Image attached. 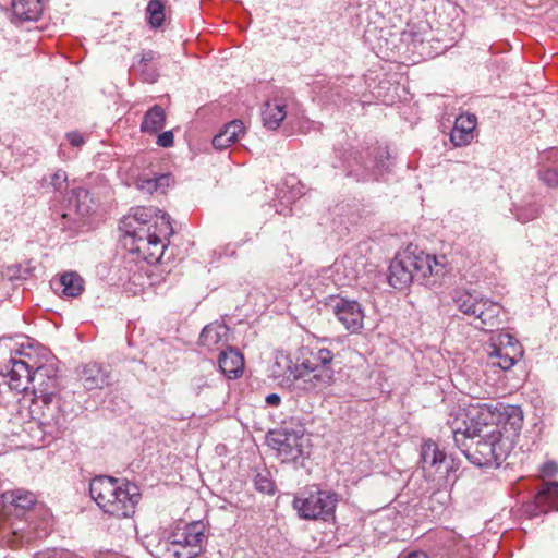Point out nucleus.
<instances>
[{
  "label": "nucleus",
  "instance_id": "1",
  "mask_svg": "<svg viewBox=\"0 0 558 558\" xmlns=\"http://www.w3.org/2000/svg\"><path fill=\"white\" fill-rule=\"evenodd\" d=\"M447 425L456 446L478 468H498L513 448L523 426L519 405L483 403L450 413Z\"/></svg>",
  "mask_w": 558,
  "mask_h": 558
},
{
  "label": "nucleus",
  "instance_id": "2",
  "mask_svg": "<svg viewBox=\"0 0 558 558\" xmlns=\"http://www.w3.org/2000/svg\"><path fill=\"white\" fill-rule=\"evenodd\" d=\"M447 272L445 255L436 256L423 251H405L397 255L389 266L388 281L396 289H403L413 281L435 284Z\"/></svg>",
  "mask_w": 558,
  "mask_h": 558
},
{
  "label": "nucleus",
  "instance_id": "3",
  "mask_svg": "<svg viewBox=\"0 0 558 558\" xmlns=\"http://www.w3.org/2000/svg\"><path fill=\"white\" fill-rule=\"evenodd\" d=\"M89 495L105 513L119 519L134 514L141 500L136 484L106 475L95 476L89 482Z\"/></svg>",
  "mask_w": 558,
  "mask_h": 558
},
{
  "label": "nucleus",
  "instance_id": "4",
  "mask_svg": "<svg viewBox=\"0 0 558 558\" xmlns=\"http://www.w3.org/2000/svg\"><path fill=\"white\" fill-rule=\"evenodd\" d=\"M36 504L33 492L16 488L0 496V544L15 546L20 542L29 541L25 521L27 511Z\"/></svg>",
  "mask_w": 558,
  "mask_h": 558
},
{
  "label": "nucleus",
  "instance_id": "5",
  "mask_svg": "<svg viewBox=\"0 0 558 558\" xmlns=\"http://www.w3.org/2000/svg\"><path fill=\"white\" fill-rule=\"evenodd\" d=\"M58 383L53 387L44 385L35 391V399L31 405L32 418L37 422V429L41 433L37 438L41 440L46 435L58 438L66 428V415L61 408V399L57 395Z\"/></svg>",
  "mask_w": 558,
  "mask_h": 558
},
{
  "label": "nucleus",
  "instance_id": "6",
  "mask_svg": "<svg viewBox=\"0 0 558 558\" xmlns=\"http://www.w3.org/2000/svg\"><path fill=\"white\" fill-rule=\"evenodd\" d=\"M343 162L347 177L357 182L378 181L391 166L387 148L364 145L351 148Z\"/></svg>",
  "mask_w": 558,
  "mask_h": 558
},
{
  "label": "nucleus",
  "instance_id": "7",
  "mask_svg": "<svg viewBox=\"0 0 558 558\" xmlns=\"http://www.w3.org/2000/svg\"><path fill=\"white\" fill-rule=\"evenodd\" d=\"M452 300L460 312L473 317L472 324L480 330L492 331L502 322V306L476 291L456 290Z\"/></svg>",
  "mask_w": 558,
  "mask_h": 558
},
{
  "label": "nucleus",
  "instance_id": "8",
  "mask_svg": "<svg viewBox=\"0 0 558 558\" xmlns=\"http://www.w3.org/2000/svg\"><path fill=\"white\" fill-rule=\"evenodd\" d=\"M173 233L170 216L161 213L160 221L155 222V230L142 228L133 231L130 251L138 254L148 264L161 262L165 256L167 245L163 240Z\"/></svg>",
  "mask_w": 558,
  "mask_h": 558
},
{
  "label": "nucleus",
  "instance_id": "9",
  "mask_svg": "<svg viewBox=\"0 0 558 558\" xmlns=\"http://www.w3.org/2000/svg\"><path fill=\"white\" fill-rule=\"evenodd\" d=\"M207 527L202 521H193L173 531L166 543V558H196L204 551Z\"/></svg>",
  "mask_w": 558,
  "mask_h": 558
},
{
  "label": "nucleus",
  "instance_id": "10",
  "mask_svg": "<svg viewBox=\"0 0 558 558\" xmlns=\"http://www.w3.org/2000/svg\"><path fill=\"white\" fill-rule=\"evenodd\" d=\"M338 502L339 496L335 492L316 489L295 496L292 506L301 519L328 521Z\"/></svg>",
  "mask_w": 558,
  "mask_h": 558
},
{
  "label": "nucleus",
  "instance_id": "11",
  "mask_svg": "<svg viewBox=\"0 0 558 558\" xmlns=\"http://www.w3.org/2000/svg\"><path fill=\"white\" fill-rule=\"evenodd\" d=\"M308 439L305 438L303 432L282 428L279 430H270L266 435V442L276 450L277 456L282 462H298L310 456L307 446Z\"/></svg>",
  "mask_w": 558,
  "mask_h": 558
},
{
  "label": "nucleus",
  "instance_id": "12",
  "mask_svg": "<svg viewBox=\"0 0 558 558\" xmlns=\"http://www.w3.org/2000/svg\"><path fill=\"white\" fill-rule=\"evenodd\" d=\"M10 363L9 376L15 388H20L22 379H25L26 384L33 383L35 391L44 385L53 387L57 384V369L52 366L40 365L33 369L26 361L21 359H11Z\"/></svg>",
  "mask_w": 558,
  "mask_h": 558
},
{
  "label": "nucleus",
  "instance_id": "13",
  "mask_svg": "<svg viewBox=\"0 0 558 558\" xmlns=\"http://www.w3.org/2000/svg\"><path fill=\"white\" fill-rule=\"evenodd\" d=\"M294 374L291 386L298 393L303 395L317 396L335 381V371L310 372L299 369Z\"/></svg>",
  "mask_w": 558,
  "mask_h": 558
},
{
  "label": "nucleus",
  "instance_id": "14",
  "mask_svg": "<svg viewBox=\"0 0 558 558\" xmlns=\"http://www.w3.org/2000/svg\"><path fill=\"white\" fill-rule=\"evenodd\" d=\"M333 357L335 355L329 349L320 347L318 343L302 347L296 360V366L292 368L293 372L299 369L310 372L333 371L331 365Z\"/></svg>",
  "mask_w": 558,
  "mask_h": 558
},
{
  "label": "nucleus",
  "instance_id": "15",
  "mask_svg": "<svg viewBox=\"0 0 558 558\" xmlns=\"http://www.w3.org/2000/svg\"><path fill=\"white\" fill-rule=\"evenodd\" d=\"M365 266L364 259L357 257L356 254L348 253L341 258L337 259L332 266V280L339 287H347L354 284L363 268Z\"/></svg>",
  "mask_w": 558,
  "mask_h": 558
},
{
  "label": "nucleus",
  "instance_id": "16",
  "mask_svg": "<svg viewBox=\"0 0 558 558\" xmlns=\"http://www.w3.org/2000/svg\"><path fill=\"white\" fill-rule=\"evenodd\" d=\"M333 313L338 320L350 332H357L363 328L364 311L355 300L339 299L333 305Z\"/></svg>",
  "mask_w": 558,
  "mask_h": 558
},
{
  "label": "nucleus",
  "instance_id": "17",
  "mask_svg": "<svg viewBox=\"0 0 558 558\" xmlns=\"http://www.w3.org/2000/svg\"><path fill=\"white\" fill-rule=\"evenodd\" d=\"M77 376L86 390L104 389L110 384V371L96 362L86 363L78 367Z\"/></svg>",
  "mask_w": 558,
  "mask_h": 558
},
{
  "label": "nucleus",
  "instance_id": "18",
  "mask_svg": "<svg viewBox=\"0 0 558 558\" xmlns=\"http://www.w3.org/2000/svg\"><path fill=\"white\" fill-rule=\"evenodd\" d=\"M157 213H161L155 207H136L133 213L124 221L125 226V239H133V231L142 228H150L155 230V222L160 221V217H157Z\"/></svg>",
  "mask_w": 558,
  "mask_h": 558
},
{
  "label": "nucleus",
  "instance_id": "19",
  "mask_svg": "<svg viewBox=\"0 0 558 558\" xmlns=\"http://www.w3.org/2000/svg\"><path fill=\"white\" fill-rule=\"evenodd\" d=\"M477 118L473 113H461L457 117L450 132V141L457 147L468 145L473 138V131L476 128Z\"/></svg>",
  "mask_w": 558,
  "mask_h": 558
},
{
  "label": "nucleus",
  "instance_id": "20",
  "mask_svg": "<svg viewBox=\"0 0 558 558\" xmlns=\"http://www.w3.org/2000/svg\"><path fill=\"white\" fill-rule=\"evenodd\" d=\"M421 460L424 471L439 472L441 466L446 464V472L452 466L448 465L447 454L440 450L438 445L433 440L425 441L421 447Z\"/></svg>",
  "mask_w": 558,
  "mask_h": 558
},
{
  "label": "nucleus",
  "instance_id": "21",
  "mask_svg": "<svg viewBox=\"0 0 558 558\" xmlns=\"http://www.w3.org/2000/svg\"><path fill=\"white\" fill-rule=\"evenodd\" d=\"M287 104L282 98L275 97L267 100L262 110L263 125L268 130H277L287 117Z\"/></svg>",
  "mask_w": 558,
  "mask_h": 558
},
{
  "label": "nucleus",
  "instance_id": "22",
  "mask_svg": "<svg viewBox=\"0 0 558 558\" xmlns=\"http://www.w3.org/2000/svg\"><path fill=\"white\" fill-rule=\"evenodd\" d=\"M51 286L56 292L61 291L64 298H77L84 291V279L75 271H68L52 280Z\"/></svg>",
  "mask_w": 558,
  "mask_h": 558
},
{
  "label": "nucleus",
  "instance_id": "23",
  "mask_svg": "<svg viewBox=\"0 0 558 558\" xmlns=\"http://www.w3.org/2000/svg\"><path fill=\"white\" fill-rule=\"evenodd\" d=\"M506 338L507 345L496 347L489 353L492 360H497L496 362L494 361L493 364L498 365L504 371L510 369L522 354L520 347L512 344V337L506 335Z\"/></svg>",
  "mask_w": 558,
  "mask_h": 558
},
{
  "label": "nucleus",
  "instance_id": "24",
  "mask_svg": "<svg viewBox=\"0 0 558 558\" xmlns=\"http://www.w3.org/2000/svg\"><path fill=\"white\" fill-rule=\"evenodd\" d=\"M95 202L89 191L83 187L74 189L68 201V213L63 217H68L71 211H74L80 217H85L94 209Z\"/></svg>",
  "mask_w": 558,
  "mask_h": 558
},
{
  "label": "nucleus",
  "instance_id": "25",
  "mask_svg": "<svg viewBox=\"0 0 558 558\" xmlns=\"http://www.w3.org/2000/svg\"><path fill=\"white\" fill-rule=\"evenodd\" d=\"M219 368L228 378L239 377L244 367L243 355L235 349L228 347L221 351L218 359Z\"/></svg>",
  "mask_w": 558,
  "mask_h": 558
},
{
  "label": "nucleus",
  "instance_id": "26",
  "mask_svg": "<svg viewBox=\"0 0 558 558\" xmlns=\"http://www.w3.org/2000/svg\"><path fill=\"white\" fill-rule=\"evenodd\" d=\"M229 328L225 324L211 323L205 326L199 336V344L211 350L228 342Z\"/></svg>",
  "mask_w": 558,
  "mask_h": 558
},
{
  "label": "nucleus",
  "instance_id": "27",
  "mask_svg": "<svg viewBox=\"0 0 558 558\" xmlns=\"http://www.w3.org/2000/svg\"><path fill=\"white\" fill-rule=\"evenodd\" d=\"M41 0H12V13L14 21H37L43 13Z\"/></svg>",
  "mask_w": 558,
  "mask_h": 558
},
{
  "label": "nucleus",
  "instance_id": "28",
  "mask_svg": "<svg viewBox=\"0 0 558 558\" xmlns=\"http://www.w3.org/2000/svg\"><path fill=\"white\" fill-rule=\"evenodd\" d=\"M535 508L538 513H547L558 509V483L546 484L535 496Z\"/></svg>",
  "mask_w": 558,
  "mask_h": 558
},
{
  "label": "nucleus",
  "instance_id": "29",
  "mask_svg": "<svg viewBox=\"0 0 558 558\" xmlns=\"http://www.w3.org/2000/svg\"><path fill=\"white\" fill-rule=\"evenodd\" d=\"M166 124V112L159 105L153 106L144 116L141 131L145 133H157Z\"/></svg>",
  "mask_w": 558,
  "mask_h": 558
},
{
  "label": "nucleus",
  "instance_id": "30",
  "mask_svg": "<svg viewBox=\"0 0 558 558\" xmlns=\"http://www.w3.org/2000/svg\"><path fill=\"white\" fill-rule=\"evenodd\" d=\"M296 366V363H293L292 360L287 354H279L276 356V362L272 366V376L276 379H282V381L289 383L291 386L293 381V368Z\"/></svg>",
  "mask_w": 558,
  "mask_h": 558
},
{
  "label": "nucleus",
  "instance_id": "31",
  "mask_svg": "<svg viewBox=\"0 0 558 558\" xmlns=\"http://www.w3.org/2000/svg\"><path fill=\"white\" fill-rule=\"evenodd\" d=\"M40 185L43 189H51L54 192L62 193L68 189V174L64 170L58 169L49 175H45Z\"/></svg>",
  "mask_w": 558,
  "mask_h": 558
},
{
  "label": "nucleus",
  "instance_id": "32",
  "mask_svg": "<svg viewBox=\"0 0 558 558\" xmlns=\"http://www.w3.org/2000/svg\"><path fill=\"white\" fill-rule=\"evenodd\" d=\"M148 24L154 27H160L165 22V5L160 0H150L146 8Z\"/></svg>",
  "mask_w": 558,
  "mask_h": 558
},
{
  "label": "nucleus",
  "instance_id": "33",
  "mask_svg": "<svg viewBox=\"0 0 558 558\" xmlns=\"http://www.w3.org/2000/svg\"><path fill=\"white\" fill-rule=\"evenodd\" d=\"M254 487L257 492L263 494H275L276 485L269 470L264 469L256 473L254 477Z\"/></svg>",
  "mask_w": 558,
  "mask_h": 558
},
{
  "label": "nucleus",
  "instance_id": "34",
  "mask_svg": "<svg viewBox=\"0 0 558 558\" xmlns=\"http://www.w3.org/2000/svg\"><path fill=\"white\" fill-rule=\"evenodd\" d=\"M295 178L291 177L284 182L283 186L279 190V197L282 203L290 204L301 197L302 186L295 189ZM296 184H300V182H296Z\"/></svg>",
  "mask_w": 558,
  "mask_h": 558
},
{
  "label": "nucleus",
  "instance_id": "35",
  "mask_svg": "<svg viewBox=\"0 0 558 558\" xmlns=\"http://www.w3.org/2000/svg\"><path fill=\"white\" fill-rule=\"evenodd\" d=\"M514 215L518 221L526 223L534 220L539 215V208L536 204H527L526 206H515Z\"/></svg>",
  "mask_w": 558,
  "mask_h": 558
},
{
  "label": "nucleus",
  "instance_id": "36",
  "mask_svg": "<svg viewBox=\"0 0 558 558\" xmlns=\"http://www.w3.org/2000/svg\"><path fill=\"white\" fill-rule=\"evenodd\" d=\"M160 180H168V174H160L153 178L141 177L136 181V186L141 191L151 194L158 191V182H160Z\"/></svg>",
  "mask_w": 558,
  "mask_h": 558
},
{
  "label": "nucleus",
  "instance_id": "37",
  "mask_svg": "<svg viewBox=\"0 0 558 558\" xmlns=\"http://www.w3.org/2000/svg\"><path fill=\"white\" fill-rule=\"evenodd\" d=\"M539 169L558 172V148H550L542 155Z\"/></svg>",
  "mask_w": 558,
  "mask_h": 558
},
{
  "label": "nucleus",
  "instance_id": "38",
  "mask_svg": "<svg viewBox=\"0 0 558 558\" xmlns=\"http://www.w3.org/2000/svg\"><path fill=\"white\" fill-rule=\"evenodd\" d=\"M244 125L243 122L240 120H233L229 123H227L223 129L221 130L228 138L231 140V142L235 143L242 134H244Z\"/></svg>",
  "mask_w": 558,
  "mask_h": 558
},
{
  "label": "nucleus",
  "instance_id": "39",
  "mask_svg": "<svg viewBox=\"0 0 558 558\" xmlns=\"http://www.w3.org/2000/svg\"><path fill=\"white\" fill-rule=\"evenodd\" d=\"M137 69L141 73V77L144 82H147V83H154L157 81V77H158V73H157V70L155 68H151L149 64H147L146 66L145 65H142V66H138L137 65Z\"/></svg>",
  "mask_w": 558,
  "mask_h": 558
},
{
  "label": "nucleus",
  "instance_id": "40",
  "mask_svg": "<svg viewBox=\"0 0 558 558\" xmlns=\"http://www.w3.org/2000/svg\"><path fill=\"white\" fill-rule=\"evenodd\" d=\"M538 177L546 185L550 187L558 185V172H548L546 169H539Z\"/></svg>",
  "mask_w": 558,
  "mask_h": 558
},
{
  "label": "nucleus",
  "instance_id": "41",
  "mask_svg": "<svg viewBox=\"0 0 558 558\" xmlns=\"http://www.w3.org/2000/svg\"><path fill=\"white\" fill-rule=\"evenodd\" d=\"M231 144H233V142H231L230 138H228V136H226L223 134L222 131H220L216 136H214L213 138V146L218 149V150H222V149H226L227 147H229Z\"/></svg>",
  "mask_w": 558,
  "mask_h": 558
},
{
  "label": "nucleus",
  "instance_id": "42",
  "mask_svg": "<svg viewBox=\"0 0 558 558\" xmlns=\"http://www.w3.org/2000/svg\"><path fill=\"white\" fill-rule=\"evenodd\" d=\"M174 143V135L172 131H165L160 133L157 137V144L160 147L168 148L173 146Z\"/></svg>",
  "mask_w": 558,
  "mask_h": 558
},
{
  "label": "nucleus",
  "instance_id": "43",
  "mask_svg": "<svg viewBox=\"0 0 558 558\" xmlns=\"http://www.w3.org/2000/svg\"><path fill=\"white\" fill-rule=\"evenodd\" d=\"M65 137L73 147H81L85 143L84 136L76 131L68 132Z\"/></svg>",
  "mask_w": 558,
  "mask_h": 558
},
{
  "label": "nucleus",
  "instance_id": "44",
  "mask_svg": "<svg viewBox=\"0 0 558 558\" xmlns=\"http://www.w3.org/2000/svg\"><path fill=\"white\" fill-rule=\"evenodd\" d=\"M28 428H29V432H31V435H32V438L34 440H36L38 444L39 442H46V441H50V439H53L51 436H48L46 435L45 438H43L41 440H39L37 437L41 435V433L37 429V422L36 421H32L28 423Z\"/></svg>",
  "mask_w": 558,
  "mask_h": 558
},
{
  "label": "nucleus",
  "instance_id": "45",
  "mask_svg": "<svg viewBox=\"0 0 558 558\" xmlns=\"http://www.w3.org/2000/svg\"><path fill=\"white\" fill-rule=\"evenodd\" d=\"M155 59V52L149 50V51H145L143 52L141 59H140V62H138V66H142V65H147L149 64L153 60Z\"/></svg>",
  "mask_w": 558,
  "mask_h": 558
},
{
  "label": "nucleus",
  "instance_id": "46",
  "mask_svg": "<svg viewBox=\"0 0 558 558\" xmlns=\"http://www.w3.org/2000/svg\"><path fill=\"white\" fill-rule=\"evenodd\" d=\"M543 472L548 476H554L558 472V465L555 462H546L543 465Z\"/></svg>",
  "mask_w": 558,
  "mask_h": 558
},
{
  "label": "nucleus",
  "instance_id": "47",
  "mask_svg": "<svg viewBox=\"0 0 558 558\" xmlns=\"http://www.w3.org/2000/svg\"><path fill=\"white\" fill-rule=\"evenodd\" d=\"M265 401L269 407H278L281 402V398L278 393H270L266 397Z\"/></svg>",
  "mask_w": 558,
  "mask_h": 558
},
{
  "label": "nucleus",
  "instance_id": "48",
  "mask_svg": "<svg viewBox=\"0 0 558 558\" xmlns=\"http://www.w3.org/2000/svg\"><path fill=\"white\" fill-rule=\"evenodd\" d=\"M206 381L203 380V378H199V379H194L192 381V388L193 390L195 391L196 395H199L201 392V389L206 386Z\"/></svg>",
  "mask_w": 558,
  "mask_h": 558
},
{
  "label": "nucleus",
  "instance_id": "49",
  "mask_svg": "<svg viewBox=\"0 0 558 558\" xmlns=\"http://www.w3.org/2000/svg\"><path fill=\"white\" fill-rule=\"evenodd\" d=\"M407 558H428L427 555L425 553H422V551H414V553H410Z\"/></svg>",
  "mask_w": 558,
  "mask_h": 558
},
{
  "label": "nucleus",
  "instance_id": "50",
  "mask_svg": "<svg viewBox=\"0 0 558 558\" xmlns=\"http://www.w3.org/2000/svg\"><path fill=\"white\" fill-rule=\"evenodd\" d=\"M170 180H171V178L169 174H168V180H160V182H158V191L160 190L163 192L165 187L169 185Z\"/></svg>",
  "mask_w": 558,
  "mask_h": 558
}]
</instances>
